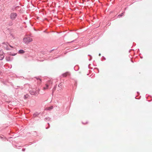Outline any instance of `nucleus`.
Wrapping results in <instances>:
<instances>
[{"instance_id": "1", "label": "nucleus", "mask_w": 152, "mask_h": 152, "mask_svg": "<svg viewBox=\"0 0 152 152\" xmlns=\"http://www.w3.org/2000/svg\"><path fill=\"white\" fill-rule=\"evenodd\" d=\"M32 39L29 37H26L23 38V42L25 44H28L32 41Z\"/></svg>"}, {"instance_id": "2", "label": "nucleus", "mask_w": 152, "mask_h": 152, "mask_svg": "<svg viewBox=\"0 0 152 152\" xmlns=\"http://www.w3.org/2000/svg\"><path fill=\"white\" fill-rule=\"evenodd\" d=\"M18 15L15 12L11 13L10 15V17L12 20H14L16 19Z\"/></svg>"}, {"instance_id": "3", "label": "nucleus", "mask_w": 152, "mask_h": 152, "mask_svg": "<svg viewBox=\"0 0 152 152\" xmlns=\"http://www.w3.org/2000/svg\"><path fill=\"white\" fill-rule=\"evenodd\" d=\"M40 89L39 88H38V91H37L36 89H33L31 90H30V94L32 95H36L37 93H38Z\"/></svg>"}, {"instance_id": "4", "label": "nucleus", "mask_w": 152, "mask_h": 152, "mask_svg": "<svg viewBox=\"0 0 152 152\" xmlns=\"http://www.w3.org/2000/svg\"><path fill=\"white\" fill-rule=\"evenodd\" d=\"M2 44L4 45V48L7 50H11V49L8 46V43L7 42H4L2 43Z\"/></svg>"}, {"instance_id": "5", "label": "nucleus", "mask_w": 152, "mask_h": 152, "mask_svg": "<svg viewBox=\"0 0 152 152\" xmlns=\"http://www.w3.org/2000/svg\"><path fill=\"white\" fill-rule=\"evenodd\" d=\"M5 58L6 61H12L13 60V57H12L11 56H10V55L6 56Z\"/></svg>"}, {"instance_id": "6", "label": "nucleus", "mask_w": 152, "mask_h": 152, "mask_svg": "<svg viewBox=\"0 0 152 152\" xmlns=\"http://www.w3.org/2000/svg\"><path fill=\"white\" fill-rule=\"evenodd\" d=\"M40 114V113L35 112L33 114L32 117L34 118L36 117H38V115Z\"/></svg>"}, {"instance_id": "7", "label": "nucleus", "mask_w": 152, "mask_h": 152, "mask_svg": "<svg viewBox=\"0 0 152 152\" xmlns=\"http://www.w3.org/2000/svg\"><path fill=\"white\" fill-rule=\"evenodd\" d=\"M34 78L36 79L37 80V82L39 84H40L41 83L42 80H41L40 79V78L37 77H34Z\"/></svg>"}, {"instance_id": "8", "label": "nucleus", "mask_w": 152, "mask_h": 152, "mask_svg": "<svg viewBox=\"0 0 152 152\" xmlns=\"http://www.w3.org/2000/svg\"><path fill=\"white\" fill-rule=\"evenodd\" d=\"M13 20H11L10 21L8 24V25L9 26H12L13 24Z\"/></svg>"}, {"instance_id": "9", "label": "nucleus", "mask_w": 152, "mask_h": 152, "mask_svg": "<svg viewBox=\"0 0 152 152\" xmlns=\"http://www.w3.org/2000/svg\"><path fill=\"white\" fill-rule=\"evenodd\" d=\"M20 8V7L19 6H17L16 7L13 6V7L12 8L13 10L14 11V10H17L18 9V8Z\"/></svg>"}, {"instance_id": "10", "label": "nucleus", "mask_w": 152, "mask_h": 152, "mask_svg": "<svg viewBox=\"0 0 152 152\" xmlns=\"http://www.w3.org/2000/svg\"><path fill=\"white\" fill-rule=\"evenodd\" d=\"M25 52V51L21 49L18 51V53L22 54L24 53Z\"/></svg>"}, {"instance_id": "11", "label": "nucleus", "mask_w": 152, "mask_h": 152, "mask_svg": "<svg viewBox=\"0 0 152 152\" xmlns=\"http://www.w3.org/2000/svg\"><path fill=\"white\" fill-rule=\"evenodd\" d=\"M68 74H69L68 72H67L66 73L63 74L61 75V76H62L63 77H65L66 76H67V75H68Z\"/></svg>"}, {"instance_id": "12", "label": "nucleus", "mask_w": 152, "mask_h": 152, "mask_svg": "<svg viewBox=\"0 0 152 152\" xmlns=\"http://www.w3.org/2000/svg\"><path fill=\"white\" fill-rule=\"evenodd\" d=\"M51 120V118L49 117H46L44 119V120L46 121H50Z\"/></svg>"}, {"instance_id": "13", "label": "nucleus", "mask_w": 152, "mask_h": 152, "mask_svg": "<svg viewBox=\"0 0 152 152\" xmlns=\"http://www.w3.org/2000/svg\"><path fill=\"white\" fill-rule=\"evenodd\" d=\"M79 67L78 66H76L74 67V69L76 71H78L79 69Z\"/></svg>"}, {"instance_id": "14", "label": "nucleus", "mask_w": 152, "mask_h": 152, "mask_svg": "<svg viewBox=\"0 0 152 152\" xmlns=\"http://www.w3.org/2000/svg\"><path fill=\"white\" fill-rule=\"evenodd\" d=\"M124 13H125V12H124L121 13V14L118 15V17L119 18L121 17L123 15Z\"/></svg>"}, {"instance_id": "15", "label": "nucleus", "mask_w": 152, "mask_h": 152, "mask_svg": "<svg viewBox=\"0 0 152 152\" xmlns=\"http://www.w3.org/2000/svg\"><path fill=\"white\" fill-rule=\"evenodd\" d=\"M53 108V107L52 106L49 107L47 108V110H50L52 109Z\"/></svg>"}, {"instance_id": "16", "label": "nucleus", "mask_w": 152, "mask_h": 152, "mask_svg": "<svg viewBox=\"0 0 152 152\" xmlns=\"http://www.w3.org/2000/svg\"><path fill=\"white\" fill-rule=\"evenodd\" d=\"M56 86H54V87L53 88V89H52V93L53 94V92L55 91L56 89Z\"/></svg>"}, {"instance_id": "17", "label": "nucleus", "mask_w": 152, "mask_h": 152, "mask_svg": "<svg viewBox=\"0 0 152 152\" xmlns=\"http://www.w3.org/2000/svg\"><path fill=\"white\" fill-rule=\"evenodd\" d=\"M17 54V53H11L10 54V56H15Z\"/></svg>"}, {"instance_id": "18", "label": "nucleus", "mask_w": 152, "mask_h": 152, "mask_svg": "<svg viewBox=\"0 0 152 152\" xmlns=\"http://www.w3.org/2000/svg\"><path fill=\"white\" fill-rule=\"evenodd\" d=\"M49 86L48 84H46V87L44 88V89H47L48 87Z\"/></svg>"}, {"instance_id": "19", "label": "nucleus", "mask_w": 152, "mask_h": 152, "mask_svg": "<svg viewBox=\"0 0 152 152\" xmlns=\"http://www.w3.org/2000/svg\"><path fill=\"white\" fill-rule=\"evenodd\" d=\"M7 82L6 81H2V83L3 84H4L5 85L7 86Z\"/></svg>"}, {"instance_id": "20", "label": "nucleus", "mask_w": 152, "mask_h": 152, "mask_svg": "<svg viewBox=\"0 0 152 152\" xmlns=\"http://www.w3.org/2000/svg\"><path fill=\"white\" fill-rule=\"evenodd\" d=\"M77 85V82L76 81H75V83H74V86L76 87Z\"/></svg>"}, {"instance_id": "21", "label": "nucleus", "mask_w": 152, "mask_h": 152, "mask_svg": "<svg viewBox=\"0 0 152 152\" xmlns=\"http://www.w3.org/2000/svg\"><path fill=\"white\" fill-rule=\"evenodd\" d=\"M58 86L59 88H61L62 87V84L61 83H60L58 85Z\"/></svg>"}, {"instance_id": "22", "label": "nucleus", "mask_w": 152, "mask_h": 152, "mask_svg": "<svg viewBox=\"0 0 152 152\" xmlns=\"http://www.w3.org/2000/svg\"><path fill=\"white\" fill-rule=\"evenodd\" d=\"M48 127H46V129H48L50 127V124L49 123H48Z\"/></svg>"}, {"instance_id": "23", "label": "nucleus", "mask_w": 152, "mask_h": 152, "mask_svg": "<svg viewBox=\"0 0 152 152\" xmlns=\"http://www.w3.org/2000/svg\"><path fill=\"white\" fill-rule=\"evenodd\" d=\"M76 39H75V40H73V41H72L71 42H67V43H71V42H74L75 41H76Z\"/></svg>"}, {"instance_id": "24", "label": "nucleus", "mask_w": 152, "mask_h": 152, "mask_svg": "<svg viewBox=\"0 0 152 152\" xmlns=\"http://www.w3.org/2000/svg\"><path fill=\"white\" fill-rule=\"evenodd\" d=\"M27 95H24V97L25 99H26L28 98V96H27Z\"/></svg>"}, {"instance_id": "25", "label": "nucleus", "mask_w": 152, "mask_h": 152, "mask_svg": "<svg viewBox=\"0 0 152 152\" xmlns=\"http://www.w3.org/2000/svg\"><path fill=\"white\" fill-rule=\"evenodd\" d=\"M8 46H9L11 48H13V47L11 46L10 45L9 43L8 44Z\"/></svg>"}, {"instance_id": "26", "label": "nucleus", "mask_w": 152, "mask_h": 152, "mask_svg": "<svg viewBox=\"0 0 152 152\" xmlns=\"http://www.w3.org/2000/svg\"><path fill=\"white\" fill-rule=\"evenodd\" d=\"M92 59V57L91 56V57H90V58L89 59V61H90Z\"/></svg>"}, {"instance_id": "27", "label": "nucleus", "mask_w": 152, "mask_h": 152, "mask_svg": "<svg viewBox=\"0 0 152 152\" xmlns=\"http://www.w3.org/2000/svg\"><path fill=\"white\" fill-rule=\"evenodd\" d=\"M82 123L83 124H87L88 123V122L87 121H86L85 123H83V122H82Z\"/></svg>"}, {"instance_id": "28", "label": "nucleus", "mask_w": 152, "mask_h": 152, "mask_svg": "<svg viewBox=\"0 0 152 152\" xmlns=\"http://www.w3.org/2000/svg\"><path fill=\"white\" fill-rule=\"evenodd\" d=\"M25 148H23V149H22V151H25Z\"/></svg>"}, {"instance_id": "29", "label": "nucleus", "mask_w": 152, "mask_h": 152, "mask_svg": "<svg viewBox=\"0 0 152 152\" xmlns=\"http://www.w3.org/2000/svg\"><path fill=\"white\" fill-rule=\"evenodd\" d=\"M54 50V49H52V50H50V53H51V52H52V51H53V50Z\"/></svg>"}, {"instance_id": "30", "label": "nucleus", "mask_w": 152, "mask_h": 152, "mask_svg": "<svg viewBox=\"0 0 152 152\" xmlns=\"http://www.w3.org/2000/svg\"><path fill=\"white\" fill-rule=\"evenodd\" d=\"M102 57H103L104 58V59L105 60H106V58L105 57H104V56H102Z\"/></svg>"}, {"instance_id": "31", "label": "nucleus", "mask_w": 152, "mask_h": 152, "mask_svg": "<svg viewBox=\"0 0 152 152\" xmlns=\"http://www.w3.org/2000/svg\"><path fill=\"white\" fill-rule=\"evenodd\" d=\"M131 61L132 62L134 63L133 61L132 60V59H131Z\"/></svg>"}, {"instance_id": "32", "label": "nucleus", "mask_w": 152, "mask_h": 152, "mask_svg": "<svg viewBox=\"0 0 152 152\" xmlns=\"http://www.w3.org/2000/svg\"><path fill=\"white\" fill-rule=\"evenodd\" d=\"M137 93L138 94H140V93L139 92H137Z\"/></svg>"}, {"instance_id": "33", "label": "nucleus", "mask_w": 152, "mask_h": 152, "mask_svg": "<svg viewBox=\"0 0 152 152\" xmlns=\"http://www.w3.org/2000/svg\"><path fill=\"white\" fill-rule=\"evenodd\" d=\"M101 54L100 53H99V56H101Z\"/></svg>"}, {"instance_id": "34", "label": "nucleus", "mask_w": 152, "mask_h": 152, "mask_svg": "<svg viewBox=\"0 0 152 152\" xmlns=\"http://www.w3.org/2000/svg\"><path fill=\"white\" fill-rule=\"evenodd\" d=\"M88 56H90V57H91V55L89 54V55H88Z\"/></svg>"}, {"instance_id": "35", "label": "nucleus", "mask_w": 152, "mask_h": 152, "mask_svg": "<svg viewBox=\"0 0 152 152\" xmlns=\"http://www.w3.org/2000/svg\"><path fill=\"white\" fill-rule=\"evenodd\" d=\"M43 32H46V31H43Z\"/></svg>"}, {"instance_id": "36", "label": "nucleus", "mask_w": 152, "mask_h": 152, "mask_svg": "<svg viewBox=\"0 0 152 152\" xmlns=\"http://www.w3.org/2000/svg\"><path fill=\"white\" fill-rule=\"evenodd\" d=\"M143 58V57H142V56H141V57H140V58Z\"/></svg>"}, {"instance_id": "37", "label": "nucleus", "mask_w": 152, "mask_h": 152, "mask_svg": "<svg viewBox=\"0 0 152 152\" xmlns=\"http://www.w3.org/2000/svg\"><path fill=\"white\" fill-rule=\"evenodd\" d=\"M97 70L98 71V72H99V69H97Z\"/></svg>"}, {"instance_id": "38", "label": "nucleus", "mask_w": 152, "mask_h": 152, "mask_svg": "<svg viewBox=\"0 0 152 152\" xmlns=\"http://www.w3.org/2000/svg\"><path fill=\"white\" fill-rule=\"evenodd\" d=\"M15 88V89H18V88Z\"/></svg>"}, {"instance_id": "39", "label": "nucleus", "mask_w": 152, "mask_h": 152, "mask_svg": "<svg viewBox=\"0 0 152 152\" xmlns=\"http://www.w3.org/2000/svg\"><path fill=\"white\" fill-rule=\"evenodd\" d=\"M34 132V133H36V132Z\"/></svg>"}]
</instances>
